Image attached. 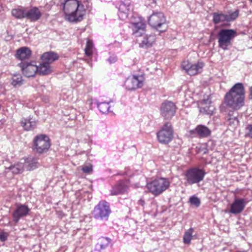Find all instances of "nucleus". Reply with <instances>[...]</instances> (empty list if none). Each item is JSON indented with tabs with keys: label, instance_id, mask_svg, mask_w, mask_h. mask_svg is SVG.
I'll list each match as a JSON object with an SVG mask.
<instances>
[{
	"label": "nucleus",
	"instance_id": "37",
	"mask_svg": "<svg viewBox=\"0 0 252 252\" xmlns=\"http://www.w3.org/2000/svg\"><path fill=\"white\" fill-rule=\"evenodd\" d=\"M189 202L191 204L194 205L197 207L199 206L200 204L199 199L194 196H191L189 198Z\"/></svg>",
	"mask_w": 252,
	"mask_h": 252
},
{
	"label": "nucleus",
	"instance_id": "11",
	"mask_svg": "<svg viewBox=\"0 0 252 252\" xmlns=\"http://www.w3.org/2000/svg\"><path fill=\"white\" fill-rule=\"evenodd\" d=\"M203 66L204 63L202 62H198L193 64L188 61H184L181 65L182 69L190 75H194L200 73Z\"/></svg>",
	"mask_w": 252,
	"mask_h": 252
},
{
	"label": "nucleus",
	"instance_id": "25",
	"mask_svg": "<svg viewBox=\"0 0 252 252\" xmlns=\"http://www.w3.org/2000/svg\"><path fill=\"white\" fill-rule=\"evenodd\" d=\"M37 122L32 118H24L21 120V125L27 131L33 129L36 126Z\"/></svg>",
	"mask_w": 252,
	"mask_h": 252
},
{
	"label": "nucleus",
	"instance_id": "4",
	"mask_svg": "<svg viewBox=\"0 0 252 252\" xmlns=\"http://www.w3.org/2000/svg\"><path fill=\"white\" fill-rule=\"evenodd\" d=\"M237 36V32L232 29H221L218 33L219 46L224 50H227L232 41Z\"/></svg>",
	"mask_w": 252,
	"mask_h": 252
},
{
	"label": "nucleus",
	"instance_id": "24",
	"mask_svg": "<svg viewBox=\"0 0 252 252\" xmlns=\"http://www.w3.org/2000/svg\"><path fill=\"white\" fill-rule=\"evenodd\" d=\"M5 168L11 171L13 174H17L22 173L24 169H25L23 158L21 159L20 161L8 167L5 166Z\"/></svg>",
	"mask_w": 252,
	"mask_h": 252
},
{
	"label": "nucleus",
	"instance_id": "18",
	"mask_svg": "<svg viewBox=\"0 0 252 252\" xmlns=\"http://www.w3.org/2000/svg\"><path fill=\"white\" fill-rule=\"evenodd\" d=\"M118 16L120 19L125 20L130 11V2L129 0L121 1L118 6Z\"/></svg>",
	"mask_w": 252,
	"mask_h": 252
},
{
	"label": "nucleus",
	"instance_id": "3",
	"mask_svg": "<svg viewBox=\"0 0 252 252\" xmlns=\"http://www.w3.org/2000/svg\"><path fill=\"white\" fill-rule=\"evenodd\" d=\"M170 182L168 178H159L147 184L149 191L155 196H158L169 188Z\"/></svg>",
	"mask_w": 252,
	"mask_h": 252
},
{
	"label": "nucleus",
	"instance_id": "30",
	"mask_svg": "<svg viewBox=\"0 0 252 252\" xmlns=\"http://www.w3.org/2000/svg\"><path fill=\"white\" fill-rule=\"evenodd\" d=\"M52 71V69L50 64L47 63H42L38 66L37 73L40 75H47Z\"/></svg>",
	"mask_w": 252,
	"mask_h": 252
},
{
	"label": "nucleus",
	"instance_id": "45",
	"mask_svg": "<svg viewBox=\"0 0 252 252\" xmlns=\"http://www.w3.org/2000/svg\"><path fill=\"white\" fill-rule=\"evenodd\" d=\"M151 2H155V0H151Z\"/></svg>",
	"mask_w": 252,
	"mask_h": 252
},
{
	"label": "nucleus",
	"instance_id": "27",
	"mask_svg": "<svg viewBox=\"0 0 252 252\" xmlns=\"http://www.w3.org/2000/svg\"><path fill=\"white\" fill-rule=\"evenodd\" d=\"M155 41L156 35L155 34H146L140 43V45L143 48L151 47Z\"/></svg>",
	"mask_w": 252,
	"mask_h": 252
},
{
	"label": "nucleus",
	"instance_id": "33",
	"mask_svg": "<svg viewBox=\"0 0 252 252\" xmlns=\"http://www.w3.org/2000/svg\"><path fill=\"white\" fill-rule=\"evenodd\" d=\"M22 77L19 74H14L11 80V84L13 86L16 87L22 84Z\"/></svg>",
	"mask_w": 252,
	"mask_h": 252
},
{
	"label": "nucleus",
	"instance_id": "46",
	"mask_svg": "<svg viewBox=\"0 0 252 252\" xmlns=\"http://www.w3.org/2000/svg\"><path fill=\"white\" fill-rule=\"evenodd\" d=\"M250 1H251V2H252V0H249Z\"/></svg>",
	"mask_w": 252,
	"mask_h": 252
},
{
	"label": "nucleus",
	"instance_id": "14",
	"mask_svg": "<svg viewBox=\"0 0 252 252\" xmlns=\"http://www.w3.org/2000/svg\"><path fill=\"white\" fill-rule=\"evenodd\" d=\"M132 30V34L136 37L142 36L146 31V25L140 18H138L134 22H131L129 27Z\"/></svg>",
	"mask_w": 252,
	"mask_h": 252
},
{
	"label": "nucleus",
	"instance_id": "29",
	"mask_svg": "<svg viewBox=\"0 0 252 252\" xmlns=\"http://www.w3.org/2000/svg\"><path fill=\"white\" fill-rule=\"evenodd\" d=\"M58 55L53 52H46L41 56V60L43 62L49 63V64L58 60Z\"/></svg>",
	"mask_w": 252,
	"mask_h": 252
},
{
	"label": "nucleus",
	"instance_id": "10",
	"mask_svg": "<svg viewBox=\"0 0 252 252\" xmlns=\"http://www.w3.org/2000/svg\"><path fill=\"white\" fill-rule=\"evenodd\" d=\"M176 106L170 101H165L160 106V111L161 116L165 119H171L175 114Z\"/></svg>",
	"mask_w": 252,
	"mask_h": 252
},
{
	"label": "nucleus",
	"instance_id": "19",
	"mask_svg": "<svg viewBox=\"0 0 252 252\" xmlns=\"http://www.w3.org/2000/svg\"><path fill=\"white\" fill-rule=\"evenodd\" d=\"M30 211V209L27 206L21 204H17L13 214V220L17 222L21 217L27 216Z\"/></svg>",
	"mask_w": 252,
	"mask_h": 252
},
{
	"label": "nucleus",
	"instance_id": "23",
	"mask_svg": "<svg viewBox=\"0 0 252 252\" xmlns=\"http://www.w3.org/2000/svg\"><path fill=\"white\" fill-rule=\"evenodd\" d=\"M128 187L125 182H121L114 187L111 190V195H116L127 192Z\"/></svg>",
	"mask_w": 252,
	"mask_h": 252
},
{
	"label": "nucleus",
	"instance_id": "12",
	"mask_svg": "<svg viewBox=\"0 0 252 252\" xmlns=\"http://www.w3.org/2000/svg\"><path fill=\"white\" fill-rule=\"evenodd\" d=\"M21 69L26 76H34L38 70V66L34 62H23L19 64Z\"/></svg>",
	"mask_w": 252,
	"mask_h": 252
},
{
	"label": "nucleus",
	"instance_id": "1",
	"mask_svg": "<svg viewBox=\"0 0 252 252\" xmlns=\"http://www.w3.org/2000/svg\"><path fill=\"white\" fill-rule=\"evenodd\" d=\"M63 10L65 19L71 22L82 21L86 14L84 6L79 0H66Z\"/></svg>",
	"mask_w": 252,
	"mask_h": 252
},
{
	"label": "nucleus",
	"instance_id": "16",
	"mask_svg": "<svg viewBox=\"0 0 252 252\" xmlns=\"http://www.w3.org/2000/svg\"><path fill=\"white\" fill-rule=\"evenodd\" d=\"M238 16V12L237 11H235L229 14L215 13L213 14V21L215 24L224 21H231L235 20Z\"/></svg>",
	"mask_w": 252,
	"mask_h": 252
},
{
	"label": "nucleus",
	"instance_id": "15",
	"mask_svg": "<svg viewBox=\"0 0 252 252\" xmlns=\"http://www.w3.org/2000/svg\"><path fill=\"white\" fill-rule=\"evenodd\" d=\"M198 105L200 113L204 114L212 115L215 109L214 106L211 105V101L208 96L206 98L199 101Z\"/></svg>",
	"mask_w": 252,
	"mask_h": 252
},
{
	"label": "nucleus",
	"instance_id": "41",
	"mask_svg": "<svg viewBox=\"0 0 252 252\" xmlns=\"http://www.w3.org/2000/svg\"><path fill=\"white\" fill-rule=\"evenodd\" d=\"M117 58L116 56H115V55H112V56H110L109 59L107 60V61L110 64L115 63L117 61Z\"/></svg>",
	"mask_w": 252,
	"mask_h": 252
},
{
	"label": "nucleus",
	"instance_id": "40",
	"mask_svg": "<svg viewBox=\"0 0 252 252\" xmlns=\"http://www.w3.org/2000/svg\"><path fill=\"white\" fill-rule=\"evenodd\" d=\"M8 237V234L4 232H0V241L4 242L6 240Z\"/></svg>",
	"mask_w": 252,
	"mask_h": 252
},
{
	"label": "nucleus",
	"instance_id": "42",
	"mask_svg": "<svg viewBox=\"0 0 252 252\" xmlns=\"http://www.w3.org/2000/svg\"><path fill=\"white\" fill-rule=\"evenodd\" d=\"M145 202L143 199H140L139 201V204H140L142 206H143L144 205Z\"/></svg>",
	"mask_w": 252,
	"mask_h": 252
},
{
	"label": "nucleus",
	"instance_id": "34",
	"mask_svg": "<svg viewBox=\"0 0 252 252\" xmlns=\"http://www.w3.org/2000/svg\"><path fill=\"white\" fill-rule=\"evenodd\" d=\"M26 12L23 9H14L11 11L12 15L16 18L21 19L26 17Z\"/></svg>",
	"mask_w": 252,
	"mask_h": 252
},
{
	"label": "nucleus",
	"instance_id": "31",
	"mask_svg": "<svg viewBox=\"0 0 252 252\" xmlns=\"http://www.w3.org/2000/svg\"><path fill=\"white\" fill-rule=\"evenodd\" d=\"M194 229L192 228L187 230L183 236V242L185 244H189L193 237Z\"/></svg>",
	"mask_w": 252,
	"mask_h": 252
},
{
	"label": "nucleus",
	"instance_id": "43",
	"mask_svg": "<svg viewBox=\"0 0 252 252\" xmlns=\"http://www.w3.org/2000/svg\"><path fill=\"white\" fill-rule=\"evenodd\" d=\"M250 95L252 98V86L250 88Z\"/></svg>",
	"mask_w": 252,
	"mask_h": 252
},
{
	"label": "nucleus",
	"instance_id": "13",
	"mask_svg": "<svg viewBox=\"0 0 252 252\" xmlns=\"http://www.w3.org/2000/svg\"><path fill=\"white\" fill-rule=\"evenodd\" d=\"M165 18L161 12H154L149 18L148 22L152 27L158 30L165 24Z\"/></svg>",
	"mask_w": 252,
	"mask_h": 252
},
{
	"label": "nucleus",
	"instance_id": "39",
	"mask_svg": "<svg viewBox=\"0 0 252 252\" xmlns=\"http://www.w3.org/2000/svg\"><path fill=\"white\" fill-rule=\"evenodd\" d=\"M246 135L252 138V124L248 125L246 127Z\"/></svg>",
	"mask_w": 252,
	"mask_h": 252
},
{
	"label": "nucleus",
	"instance_id": "26",
	"mask_svg": "<svg viewBox=\"0 0 252 252\" xmlns=\"http://www.w3.org/2000/svg\"><path fill=\"white\" fill-rule=\"evenodd\" d=\"M41 16V13L39 9L36 7H33L26 12V18L30 19L31 21L38 20Z\"/></svg>",
	"mask_w": 252,
	"mask_h": 252
},
{
	"label": "nucleus",
	"instance_id": "28",
	"mask_svg": "<svg viewBox=\"0 0 252 252\" xmlns=\"http://www.w3.org/2000/svg\"><path fill=\"white\" fill-rule=\"evenodd\" d=\"M31 55V50L26 47H21L17 50L16 52L17 58L21 61L29 58Z\"/></svg>",
	"mask_w": 252,
	"mask_h": 252
},
{
	"label": "nucleus",
	"instance_id": "5",
	"mask_svg": "<svg viewBox=\"0 0 252 252\" xmlns=\"http://www.w3.org/2000/svg\"><path fill=\"white\" fill-rule=\"evenodd\" d=\"M205 175L204 170L195 167L188 169L185 174V185H192L203 180Z\"/></svg>",
	"mask_w": 252,
	"mask_h": 252
},
{
	"label": "nucleus",
	"instance_id": "44",
	"mask_svg": "<svg viewBox=\"0 0 252 252\" xmlns=\"http://www.w3.org/2000/svg\"><path fill=\"white\" fill-rule=\"evenodd\" d=\"M92 252H99V251L96 249H94L93 251H92Z\"/></svg>",
	"mask_w": 252,
	"mask_h": 252
},
{
	"label": "nucleus",
	"instance_id": "2",
	"mask_svg": "<svg viewBox=\"0 0 252 252\" xmlns=\"http://www.w3.org/2000/svg\"><path fill=\"white\" fill-rule=\"evenodd\" d=\"M245 92L243 85L236 83L225 96L224 102L227 106L237 110L244 104Z\"/></svg>",
	"mask_w": 252,
	"mask_h": 252
},
{
	"label": "nucleus",
	"instance_id": "21",
	"mask_svg": "<svg viewBox=\"0 0 252 252\" xmlns=\"http://www.w3.org/2000/svg\"><path fill=\"white\" fill-rule=\"evenodd\" d=\"M238 113L236 111L230 112L227 117L226 123L232 129H235L239 125Z\"/></svg>",
	"mask_w": 252,
	"mask_h": 252
},
{
	"label": "nucleus",
	"instance_id": "6",
	"mask_svg": "<svg viewBox=\"0 0 252 252\" xmlns=\"http://www.w3.org/2000/svg\"><path fill=\"white\" fill-rule=\"evenodd\" d=\"M111 213L109 204L105 200H101L96 205L92 214L94 218L100 220H107Z\"/></svg>",
	"mask_w": 252,
	"mask_h": 252
},
{
	"label": "nucleus",
	"instance_id": "22",
	"mask_svg": "<svg viewBox=\"0 0 252 252\" xmlns=\"http://www.w3.org/2000/svg\"><path fill=\"white\" fill-rule=\"evenodd\" d=\"M25 169L27 170H32L37 168L39 166L37 158L32 157H29L26 158H23Z\"/></svg>",
	"mask_w": 252,
	"mask_h": 252
},
{
	"label": "nucleus",
	"instance_id": "9",
	"mask_svg": "<svg viewBox=\"0 0 252 252\" xmlns=\"http://www.w3.org/2000/svg\"><path fill=\"white\" fill-rule=\"evenodd\" d=\"M144 78L143 75H131L127 77L125 83L128 90H134L141 88L143 85Z\"/></svg>",
	"mask_w": 252,
	"mask_h": 252
},
{
	"label": "nucleus",
	"instance_id": "8",
	"mask_svg": "<svg viewBox=\"0 0 252 252\" xmlns=\"http://www.w3.org/2000/svg\"><path fill=\"white\" fill-rule=\"evenodd\" d=\"M173 136V129L169 123L165 124L157 133L158 140L161 143H168L172 139Z\"/></svg>",
	"mask_w": 252,
	"mask_h": 252
},
{
	"label": "nucleus",
	"instance_id": "20",
	"mask_svg": "<svg viewBox=\"0 0 252 252\" xmlns=\"http://www.w3.org/2000/svg\"><path fill=\"white\" fill-rule=\"evenodd\" d=\"M190 133H196L200 137H207L211 135V131L207 126L200 125L190 131Z\"/></svg>",
	"mask_w": 252,
	"mask_h": 252
},
{
	"label": "nucleus",
	"instance_id": "36",
	"mask_svg": "<svg viewBox=\"0 0 252 252\" xmlns=\"http://www.w3.org/2000/svg\"><path fill=\"white\" fill-rule=\"evenodd\" d=\"M93 49V44L92 41L88 40L86 43L85 49V54L87 56L90 57L92 55Z\"/></svg>",
	"mask_w": 252,
	"mask_h": 252
},
{
	"label": "nucleus",
	"instance_id": "38",
	"mask_svg": "<svg viewBox=\"0 0 252 252\" xmlns=\"http://www.w3.org/2000/svg\"><path fill=\"white\" fill-rule=\"evenodd\" d=\"M82 170L83 172L87 174L90 173L93 170V166L92 164L85 165L82 166Z\"/></svg>",
	"mask_w": 252,
	"mask_h": 252
},
{
	"label": "nucleus",
	"instance_id": "17",
	"mask_svg": "<svg viewBox=\"0 0 252 252\" xmlns=\"http://www.w3.org/2000/svg\"><path fill=\"white\" fill-rule=\"evenodd\" d=\"M246 200L243 198H235L230 205L229 213L237 214L241 213L245 208Z\"/></svg>",
	"mask_w": 252,
	"mask_h": 252
},
{
	"label": "nucleus",
	"instance_id": "32",
	"mask_svg": "<svg viewBox=\"0 0 252 252\" xmlns=\"http://www.w3.org/2000/svg\"><path fill=\"white\" fill-rule=\"evenodd\" d=\"M100 111L103 114L107 113L109 111L110 106L108 102H98L96 100L95 102Z\"/></svg>",
	"mask_w": 252,
	"mask_h": 252
},
{
	"label": "nucleus",
	"instance_id": "7",
	"mask_svg": "<svg viewBox=\"0 0 252 252\" xmlns=\"http://www.w3.org/2000/svg\"><path fill=\"white\" fill-rule=\"evenodd\" d=\"M50 147L49 137L43 134L36 136L33 140V150L36 153L46 152Z\"/></svg>",
	"mask_w": 252,
	"mask_h": 252
},
{
	"label": "nucleus",
	"instance_id": "35",
	"mask_svg": "<svg viewBox=\"0 0 252 252\" xmlns=\"http://www.w3.org/2000/svg\"><path fill=\"white\" fill-rule=\"evenodd\" d=\"M110 243V239L106 237H102L100 238L99 243L97 244V246L100 247L101 249H104L109 245Z\"/></svg>",
	"mask_w": 252,
	"mask_h": 252
}]
</instances>
